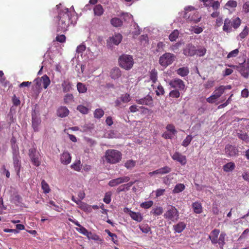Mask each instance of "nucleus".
Masks as SVG:
<instances>
[{
	"label": "nucleus",
	"instance_id": "obj_4",
	"mask_svg": "<svg viewBox=\"0 0 249 249\" xmlns=\"http://www.w3.org/2000/svg\"><path fill=\"white\" fill-rule=\"evenodd\" d=\"M118 61L120 66L126 70L131 69L134 64L132 56L128 54L121 55L119 58Z\"/></svg>",
	"mask_w": 249,
	"mask_h": 249
},
{
	"label": "nucleus",
	"instance_id": "obj_52",
	"mask_svg": "<svg viewBox=\"0 0 249 249\" xmlns=\"http://www.w3.org/2000/svg\"><path fill=\"white\" fill-rule=\"evenodd\" d=\"M193 139V137L191 135H188L183 140L182 145L184 147H187Z\"/></svg>",
	"mask_w": 249,
	"mask_h": 249
},
{
	"label": "nucleus",
	"instance_id": "obj_43",
	"mask_svg": "<svg viewBox=\"0 0 249 249\" xmlns=\"http://www.w3.org/2000/svg\"><path fill=\"white\" fill-rule=\"evenodd\" d=\"M153 205V201L152 200H149L142 203L140 204V207L142 208L147 209L150 208Z\"/></svg>",
	"mask_w": 249,
	"mask_h": 249
},
{
	"label": "nucleus",
	"instance_id": "obj_9",
	"mask_svg": "<svg viewBox=\"0 0 249 249\" xmlns=\"http://www.w3.org/2000/svg\"><path fill=\"white\" fill-rule=\"evenodd\" d=\"M169 85L171 88L178 89L179 90H185V85L184 82L179 78H175L170 80Z\"/></svg>",
	"mask_w": 249,
	"mask_h": 249
},
{
	"label": "nucleus",
	"instance_id": "obj_57",
	"mask_svg": "<svg viewBox=\"0 0 249 249\" xmlns=\"http://www.w3.org/2000/svg\"><path fill=\"white\" fill-rule=\"evenodd\" d=\"M166 128L168 131L171 132L173 134H175L177 132L175 127L172 124H168Z\"/></svg>",
	"mask_w": 249,
	"mask_h": 249
},
{
	"label": "nucleus",
	"instance_id": "obj_44",
	"mask_svg": "<svg viewBox=\"0 0 249 249\" xmlns=\"http://www.w3.org/2000/svg\"><path fill=\"white\" fill-rule=\"evenodd\" d=\"M136 165V161L133 160H127L124 163V166L127 169H131L133 168Z\"/></svg>",
	"mask_w": 249,
	"mask_h": 249
},
{
	"label": "nucleus",
	"instance_id": "obj_26",
	"mask_svg": "<svg viewBox=\"0 0 249 249\" xmlns=\"http://www.w3.org/2000/svg\"><path fill=\"white\" fill-rule=\"evenodd\" d=\"M192 208L196 213L199 214L202 212L201 204L198 201H196L192 204Z\"/></svg>",
	"mask_w": 249,
	"mask_h": 249
},
{
	"label": "nucleus",
	"instance_id": "obj_55",
	"mask_svg": "<svg viewBox=\"0 0 249 249\" xmlns=\"http://www.w3.org/2000/svg\"><path fill=\"white\" fill-rule=\"evenodd\" d=\"M157 95H162L164 93V90L163 87L160 85H159L157 87V90L156 91Z\"/></svg>",
	"mask_w": 249,
	"mask_h": 249
},
{
	"label": "nucleus",
	"instance_id": "obj_13",
	"mask_svg": "<svg viewBox=\"0 0 249 249\" xmlns=\"http://www.w3.org/2000/svg\"><path fill=\"white\" fill-rule=\"evenodd\" d=\"M122 40V36L120 34H115L114 36L109 37L107 40V45L109 46H111L112 44L118 45L121 42Z\"/></svg>",
	"mask_w": 249,
	"mask_h": 249
},
{
	"label": "nucleus",
	"instance_id": "obj_17",
	"mask_svg": "<svg viewBox=\"0 0 249 249\" xmlns=\"http://www.w3.org/2000/svg\"><path fill=\"white\" fill-rule=\"evenodd\" d=\"M189 20L194 21L195 23H197L200 21L201 17L199 15L198 12L197 11L191 12L188 15V13H186L185 14V17L187 18Z\"/></svg>",
	"mask_w": 249,
	"mask_h": 249
},
{
	"label": "nucleus",
	"instance_id": "obj_41",
	"mask_svg": "<svg viewBox=\"0 0 249 249\" xmlns=\"http://www.w3.org/2000/svg\"><path fill=\"white\" fill-rule=\"evenodd\" d=\"M74 101L73 96L72 94H67L64 97V102L65 104H68Z\"/></svg>",
	"mask_w": 249,
	"mask_h": 249
},
{
	"label": "nucleus",
	"instance_id": "obj_18",
	"mask_svg": "<svg viewBox=\"0 0 249 249\" xmlns=\"http://www.w3.org/2000/svg\"><path fill=\"white\" fill-rule=\"evenodd\" d=\"M225 152L229 156L232 157L238 154V150L235 146L228 144L225 147Z\"/></svg>",
	"mask_w": 249,
	"mask_h": 249
},
{
	"label": "nucleus",
	"instance_id": "obj_15",
	"mask_svg": "<svg viewBox=\"0 0 249 249\" xmlns=\"http://www.w3.org/2000/svg\"><path fill=\"white\" fill-rule=\"evenodd\" d=\"M183 53L186 56H194L196 53V47L192 44H188L184 49Z\"/></svg>",
	"mask_w": 249,
	"mask_h": 249
},
{
	"label": "nucleus",
	"instance_id": "obj_11",
	"mask_svg": "<svg viewBox=\"0 0 249 249\" xmlns=\"http://www.w3.org/2000/svg\"><path fill=\"white\" fill-rule=\"evenodd\" d=\"M171 157L174 160L178 162L181 165H185L187 163L186 156L179 152H175L171 155Z\"/></svg>",
	"mask_w": 249,
	"mask_h": 249
},
{
	"label": "nucleus",
	"instance_id": "obj_60",
	"mask_svg": "<svg viewBox=\"0 0 249 249\" xmlns=\"http://www.w3.org/2000/svg\"><path fill=\"white\" fill-rule=\"evenodd\" d=\"M237 3L235 0H229L226 4V6L231 7L235 8L237 6Z\"/></svg>",
	"mask_w": 249,
	"mask_h": 249
},
{
	"label": "nucleus",
	"instance_id": "obj_14",
	"mask_svg": "<svg viewBox=\"0 0 249 249\" xmlns=\"http://www.w3.org/2000/svg\"><path fill=\"white\" fill-rule=\"evenodd\" d=\"M20 156L19 154H14L13 156V164L17 176L19 177V173L21 167V162L19 160Z\"/></svg>",
	"mask_w": 249,
	"mask_h": 249
},
{
	"label": "nucleus",
	"instance_id": "obj_34",
	"mask_svg": "<svg viewBox=\"0 0 249 249\" xmlns=\"http://www.w3.org/2000/svg\"><path fill=\"white\" fill-rule=\"evenodd\" d=\"M95 15L101 16L104 13V9L101 4L96 5L93 9Z\"/></svg>",
	"mask_w": 249,
	"mask_h": 249
},
{
	"label": "nucleus",
	"instance_id": "obj_30",
	"mask_svg": "<svg viewBox=\"0 0 249 249\" xmlns=\"http://www.w3.org/2000/svg\"><path fill=\"white\" fill-rule=\"evenodd\" d=\"M40 122V119L36 117L35 115H32V126L35 131H38V127Z\"/></svg>",
	"mask_w": 249,
	"mask_h": 249
},
{
	"label": "nucleus",
	"instance_id": "obj_58",
	"mask_svg": "<svg viewBox=\"0 0 249 249\" xmlns=\"http://www.w3.org/2000/svg\"><path fill=\"white\" fill-rule=\"evenodd\" d=\"M117 178L118 179L119 184L124 182H127L130 180V178L127 176H124Z\"/></svg>",
	"mask_w": 249,
	"mask_h": 249
},
{
	"label": "nucleus",
	"instance_id": "obj_49",
	"mask_svg": "<svg viewBox=\"0 0 249 249\" xmlns=\"http://www.w3.org/2000/svg\"><path fill=\"white\" fill-rule=\"evenodd\" d=\"M77 110L83 114H88L89 112V109L85 106L81 105H78L77 107Z\"/></svg>",
	"mask_w": 249,
	"mask_h": 249
},
{
	"label": "nucleus",
	"instance_id": "obj_16",
	"mask_svg": "<svg viewBox=\"0 0 249 249\" xmlns=\"http://www.w3.org/2000/svg\"><path fill=\"white\" fill-rule=\"evenodd\" d=\"M136 103L140 105L152 106L153 101L152 97L149 95H147L143 98L136 100Z\"/></svg>",
	"mask_w": 249,
	"mask_h": 249
},
{
	"label": "nucleus",
	"instance_id": "obj_31",
	"mask_svg": "<svg viewBox=\"0 0 249 249\" xmlns=\"http://www.w3.org/2000/svg\"><path fill=\"white\" fill-rule=\"evenodd\" d=\"M62 87L64 92H69L71 89V83L68 80H64L62 84Z\"/></svg>",
	"mask_w": 249,
	"mask_h": 249
},
{
	"label": "nucleus",
	"instance_id": "obj_35",
	"mask_svg": "<svg viewBox=\"0 0 249 249\" xmlns=\"http://www.w3.org/2000/svg\"><path fill=\"white\" fill-rule=\"evenodd\" d=\"M110 23L112 26L115 27L121 26L123 24L122 20L118 18H112L110 20Z\"/></svg>",
	"mask_w": 249,
	"mask_h": 249
},
{
	"label": "nucleus",
	"instance_id": "obj_5",
	"mask_svg": "<svg viewBox=\"0 0 249 249\" xmlns=\"http://www.w3.org/2000/svg\"><path fill=\"white\" fill-rule=\"evenodd\" d=\"M35 88L36 90L39 92L41 89V84L43 87L46 89L50 85L51 81L49 77L46 74L42 76L41 78H37L35 79Z\"/></svg>",
	"mask_w": 249,
	"mask_h": 249
},
{
	"label": "nucleus",
	"instance_id": "obj_12",
	"mask_svg": "<svg viewBox=\"0 0 249 249\" xmlns=\"http://www.w3.org/2000/svg\"><path fill=\"white\" fill-rule=\"evenodd\" d=\"M130 101V95L128 93H125L117 98L115 101V106L117 107H122V103H127Z\"/></svg>",
	"mask_w": 249,
	"mask_h": 249
},
{
	"label": "nucleus",
	"instance_id": "obj_51",
	"mask_svg": "<svg viewBox=\"0 0 249 249\" xmlns=\"http://www.w3.org/2000/svg\"><path fill=\"white\" fill-rule=\"evenodd\" d=\"M249 34V29L247 26H246L243 29V30L241 32V33L239 34V37H240V40H242L245 38Z\"/></svg>",
	"mask_w": 249,
	"mask_h": 249
},
{
	"label": "nucleus",
	"instance_id": "obj_47",
	"mask_svg": "<svg viewBox=\"0 0 249 249\" xmlns=\"http://www.w3.org/2000/svg\"><path fill=\"white\" fill-rule=\"evenodd\" d=\"M89 239H92L95 241L100 240V237L95 233H93L90 231H89L88 234L86 236Z\"/></svg>",
	"mask_w": 249,
	"mask_h": 249
},
{
	"label": "nucleus",
	"instance_id": "obj_48",
	"mask_svg": "<svg viewBox=\"0 0 249 249\" xmlns=\"http://www.w3.org/2000/svg\"><path fill=\"white\" fill-rule=\"evenodd\" d=\"M179 90L175 89L172 90H171L169 93V96L171 97L174 98H178L180 96V92L179 91Z\"/></svg>",
	"mask_w": 249,
	"mask_h": 249
},
{
	"label": "nucleus",
	"instance_id": "obj_42",
	"mask_svg": "<svg viewBox=\"0 0 249 249\" xmlns=\"http://www.w3.org/2000/svg\"><path fill=\"white\" fill-rule=\"evenodd\" d=\"M41 188L45 194L49 193L50 191L49 185L44 180H42L41 181Z\"/></svg>",
	"mask_w": 249,
	"mask_h": 249
},
{
	"label": "nucleus",
	"instance_id": "obj_23",
	"mask_svg": "<svg viewBox=\"0 0 249 249\" xmlns=\"http://www.w3.org/2000/svg\"><path fill=\"white\" fill-rule=\"evenodd\" d=\"M232 22L229 18L225 19L224 21L223 30L227 33H230L231 31V27H232Z\"/></svg>",
	"mask_w": 249,
	"mask_h": 249
},
{
	"label": "nucleus",
	"instance_id": "obj_53",
	"mask_svg": "<svg viewBox=\"0 0 249 249\" xmlns=\"http://www.w3.org/2000/svg\"><path fill=\"white\" fill-rule=\"evenodd\" d=\"M232 27L234 29H237L238 28L241 24V20L238 17L234 18L232 20Z\"/></svg>",
	"mask_w": 249,
	"mask_h": 249
},
{
	"label": "nucleus",
	"instance_id": "obj_50",
	"mask_svg": "<svg viewBox=\"0 0 249 249\" xmlns=\"http://www.w3.org/2000/svg\"><path fill=\"white\" fill-rule=\"evenodd\" d=\"M179 35V33L177 30H174L173 32L171 33V34L169 35V39L171 41H174L176 40V39L178 37Z\"/></svg>",
	"mask_w": 249,
	"mask_h": 249
},
{
	"label": "nucleus",
	"instance_id": "obj_3",
	"mask_svg": "<svg viewBox=\"0 0 249 249\" xmlns=\"http://www.w3.org/2000/svg\"><path fill=\"white\" fill-rule=\"evenodd\" d=\"M163 216L167 221L175 222L179 218V212L175 207L169 205L167 207V211L164 213Z\"/></svg>",
	"mask_w": 249,
	"mask_h": 249
},
{
	"label": "nucleus",
	"instance_id": "obj_8",
	"mask_svg": "<svg viewBox=\"0 0 249 249\" xmlns=\"http://www.w3.org/2000/svg\"><path fill=\"white\" fill-rule=\"evenodd\" d=\"M234 69H236L240 72L242 76L246 78H248L249 75V66L248 64L243 63L240 64L238 66L231 65L230 66Z\"/></svg>",
	"mask_w": 249,
	"mask_h": 249
},
{
	"label": "nucleus",
	"instance_id": "obj_24",
	"mask_svg": "<svg viewBox=\"0 0 249 249\" xmlns=\"http://www.w3.org/2000/svg\"><path fill=\"white\" fill-rule=\"evenodd\" d=\"M186 225L183 222H179L173 226V229L175 232L180 233L186 228Z\"/></svg>",
	"mask_w": 249,
	"mask_h": 249
},
{
	"label": "nucleus",
	"instance_id": "obj_7",
	"mask_svg": "<svg viewBox=\"0 0 249 249\" xmlns=\"http://www.w3.org/2000/svg\"><path fill=\"white\" fill-rule=\"evenodd\" d=\"M224 85H220L215 88L212 95L206 99L208 103L213 104L216 100L219 98L225 92Z\"/></svg>",
	"mask_w": 249,
	"mask_h": 249
},
{
	"label": "nucleus",
	"instance_id": "obj_40",
	"mask_svg": "<svg viewBox=\"0 0 249 249\" xmlns=\"http://www.w3.org/2000/svg\"><path fill=\"white\" fill-rule=\"evenodd\" d=\"M141 231L144 233H147L151 231L150 227L147 224H142L139 225Z\"/></svg>",
	"mask_w": 249,
	"mask_h": 249
},
{
	"label": "nucleus",
	"instance_id": "obj_37",
	"mask_svg": "<svg viewBox=\"0 0 249 249\" xmlns=\"http://www.w3.org/2000/svg\"><path fill=\"white\" fill-rule=\"evenodd\" d=\"M105 114L104 111L101 108H97L95 110L93 115L94 117L96 119H100Z\"/></svg>",
	"mask_w": 249,
	"mask_h": 249
},
{
	"label": "nucleus",
	"instance_id": "obj_63",
	"mask_svg": "<svg viewBox=\"0 0 249 249\" xmlns=\"http://www.w3.org/2000/svg\"><path fill=\"white\" fill-rule=\"evenodd\" d=\"M55 39L57 41L61 43L65 42L66 41V37L64 35L57 36Z\"/></svg>",
	"mask_w": 249,
	"mask_h": 249
},
{
	"label": "nucleus",
	"instance_id": "obj_39",
	"mask_svg": "<svg viewBox=\"0 0 249 249\" xmlns=\"http://www.w3.org/2000/svg\"><path fill=\"white\" fill-rule=\"evenodd\" d=\"M163 212V209L161 207H156L152 209L150 213L154 215H160Z\"/></svg>",
	"mask_w": 249,
	"mask_h": 249
},
{
	"label": "nucleus",
	"instance_id": "obj_1",
	"mask_svg": "<svg viewBox=\"0 0 249 249\" xmlns=\"http://www.w3.org/2000/svg\"><path fill=\"white\" fill-rule=\"evenodd\" d=\"M61 6L60 4L56 5L58 10V15L57 17L58 21L57 31L65 32L68 30L70 23H73L72 18L73 13L67 8L59 9Z\"/></svg>",
	"mask_w": 249,
	"mask_h": 249
},
{
	"label": "nucleus",
	"instance_id": "obj_64",
	"mask_svg": "<svg viewBox=\"0 0 249 249\" xmlns=\"http://www.w3.org/2000/svg\"><path fill=\"white\" fill-rule=\"evenodd\" d=\"M86 50V46L83 44H80L77 47L76 53H82Z\"/></svg>",
	"mask_w": 249,
	"mask_h": 249
},
{
	"label": "nucleus",
	"instance_id": "obj_33",
	"mask_svg": "<svg viewBox=\"0 0 249 249\" xmlns=\"http://www.w3.org/2000/svg\"><path fill=\"white\" fill-rule=\"evenodd\" d=\"M150 79L155 84L158 80V72L155 69H152L150 72Z\"/></svg>",
	"mask_w": 249,
	"mask_h": 249
},
{
	"label": "nucleus",
	"instance_id": "obj_10",
	"mask_svg": "<svg viewBox=\"0 0 249 249\" xmlns=\"http://www.w3.org/2000/svg\"><path fill=\"white\" fill-rule=\"evenodd\" d=\"M29 156L32 163L36 166H39L40 162L39 160L38 153L35 148H31L29 150Z\"/></svg>",
	"mask_w": 249,
	"mask_h": 249
},
{
	"label": "nucleus",
	"instance_id": "obj_27",
	"mask_svg": "<svg viewBox=\"0 0 249 249\" xmlns=\"http://www.w3.org/2000/svg\"><path fill=\"white\" fill-rule=\"evenodd\" d=\"M176 72L178 75L181 77H184L188 75L189 73V70L187 67H182L177 70Z\"/></svg>",
	"mask_w": 249,
	"mask_h": 249
},
{
	"label": "nucleus",
	"instance_id": "obj_28",
	"mask_svg": "<svg viewBox=\"0 0 249 249\" xmlns=\"http://www.w3.org/2000/svg\"><path fill=\"white\" fill-rule=\"evenodd\" d=\"M121 75V71L118 68L112 69L110 72V76L113 79H116Z\"/></svg>",
	"mask_w": 249,
	"mask_h": 249
},
{
	"label": "nucleus",
	"instance_id": "obj_56",
	"mask_svg": "<svg viewBox=\"0 0 249 249\" xmlns=\"http://www.w3.org/2000/svg\"><path fill=\"white\" fill-rule=\"evenodd\" d=\"M238 53H239L238 49H235V50L231 51V52H230L229 53V54L227 55V58H230L231 57H235L238 55Z\"/></svg>",
	"mask_w": 249,
	"mask_h": 249
},
{
	"label": "nucleus",
	"instance_id": "obj_59",
	"mask_svg": "<svg viewBox=\"0 0 249 249\" xmlns=\"http://www.w3.org/2000/svg\"><path fill=\"white\" fill-rule=\"evenodd\" d=\"M77 231L83 235L87 236L88 234L89 231L84 227L82 226L81 228H76Z\"/></svg>",
	"mask_w": 249,
	"mask_h": 249
},
{
	"label": "nucleus",
	"instance_id": "obj_38",
	"mask_svg": "<svg viewBox=\"0 0 249 249\" xmlns=\"http://www.w3.org/2000/svg\"><path fill=\"white\" fill-rule=\"evenodd\" d=\"M77 89L80 93H84L87 91V88L86 85L81 82H78L77 84Z\"/></svg>",
	"mask_w": 249,
	"mask_h": 249
},
{
	"label": "nucleus",
	"instance_id": "obj_22",
	"mask_svg": "<svg viewBox=\"0 0 249 249\" xmlns=\"http://www.w3.org/2000/svg\"><path fill=\"white\" fill-rule=\"evenodd\" d=\"M69 114V110L66 107L61 106L57 110V115L58 116L63 118L67 116Z\"/></svg>",
	"mask_w": 249,
	"mask_h": 249
},
{
	"label": "nucleus",
	"instance_id": "obj_36",
	"mask_svg": "<svg viewBox=\"0 0 249 249\" xmlns=\"http://www.w3.org/2000/svg\"><path fill=\"white\" fill-rule=\"evenodd\" d=\"M185 188V185L182 183H178L174 187L173 190L174 194L179 193L183 191Z\"/></svg>",
	"mask_w": 249,
	"mask_h": 249
},
{
	"label": "nucleus",
	"instance_id": "obj_54",
	"mask_svg": "<svg viewBox=\"0 0 249 249\" xmlns=\"http://www.w3.org/2000/svg\"><path fill=\"white\" fill-rule=\"evenodd\" d=\"M111 195L112 193L111 192H108L106 193L103 200L106 204H109L110 202Z\"/></svg>",
	"mask_w": 249,
	"mask_h": 249
},
{
	"label": "nucleus",
	"instance_id": "obj_6",
	"mask_svg": "<svg viewBox=\"0 0 249 249\" xmlns=\"http://www.w3.org/2000/svg\"><path fill=\"white\" fill-rule=\"evenodd\" d=\"M175 58L174 54L166 53L160 57L159 63L161 66L166 67L174 61Z\"/></svg>",
	"mask_w": 249,
	"mask_h": 249
},
{
	"label": "nucleus",
	"instance_id": "obj_32",
	"mask_svg": "<svg viewBox=\"0 0 249 249\" xmlns=\"http://www.w3.org/2000/svg\"><path fill=\"white\" fill-rule=\"evenodd\" d=\"M235 167V165L234 163L233 162H230L226 163L223 166V169L225 172H229L233 170Z\"/></svg>",
	"mask_w": 249,
	"mask_h": 249
},
{
	"label": "nucleus",
	"instance_id": "obj_20",
	"mask_svg": "<svg viewBox=\"0 0 249 249\" xmlns=\"http://www.w3.org/2000/svg\"><path fill=\"white\" fill-rule=\"evenodd\" d=\"M220 233V230L218 229H214L213 230L209 236L213 244H216L218 242V236Z\"/></svg>",
	"mask_w": 249,
	"mask_h": 249
},
{
	"label": "nucleus",
	"instance_id": "obj_2",
	"mask_svg": "<svg viewBox=\"0 0 249 249\" xmlns=\"http://www.w3.org/2000/svg\"><path fill=\"white\" fill-rule=\"evenodd\" d=\"M105 158L108 163L115 164L121 160L122 153L116 150L108 149L105 153Z\"/></svg>",
	"mask_w": 249,
	"mask_h": 249
},
{
	"label": "nucleus",
	"instance_id": "obj_46",
	"mask_svg": "<svg viewBox=\"0 0 249 249\" xmlns=\"http://www.w3.org/2000/svg\"><path fill=\"white\" fill-rule=\"evenodd\" d=\"M71 168L73 169L74 170L76 171H80L81 169V161L80 160H78L74 163H73L72 164L71 166Z\"/></svg>",
	"mask_w": 249,
	"mask_h": 249
},
{
	"label": "nucleus",
	"instance_id": "obj_19",
	"mask_svg": "<svg viewBox=\"0 0 249 249\" xmlns=\"http://www.w3.org/2000/svg\"><path fill=\"white\" fill-rule=\"evenodd\" d=\"M124 212H128L131 218L138 222H140L143 220V216L140 213L132 211L128 208H126V211Z\"/></svg>",
	"mask_w": 249,
	"mask_h": 249
},
{
	"label": "nucleus",
	"instance_id": "obj_25",
	"mask_svg": "<svg viewBox=\"0 0 249 249\" xmlns=\"http://www.w3.org/2000/svg\"><path fill=\"white\" fill-rule=\"evenodd\" d=\"M237 136L246 143H248L249 142V136L246 132L240 131L237 133Z\"/></svg>",
	"mask_w": 249,
	"mask_h": 249
},
{
	"label": "nucleus",
	"instance_id": "obj_29",
	"mask_svg": "<svg viewBox=\"0 0 249 249\" xmlns=\"http://www.w3.org/2000/svg\"><path fill=\"white\" fill-rule=\"evenodd\" d=\"M226 236V234L224 232H221L219 236L217 243L219 245L220 249H223V247L225 245Z\"/></svg>",
	"mask_w": 249,
	"mask_h": 249
},
{
	"label": "nucleus",
	"instance_id": "obj_61",
	"mask_svg": "<svg viewBox=\"0 0 249 249\" xmlns=\"http://www.w3.org/2000/svg\"><path fill=\"white\" fill-rule=\"evenodd\" d=\"M119 184V183L117 178L111 179L108 182V185L110 187H114Z\"/></svg>",
	"mask_w": 249,
	"mask_h": 249
},
{
	"label": "nucleus",
	"instance_id": "obj_21",
	"mask_svg": "<svg viewBox=\"0 0 249 249\" xmlns=\"http://www.w3.org/2000/svg\"><path fill=\"white\" fill-rule=\"evenodd\" d=\"M71 158L70 153L68 152H63L60 157V160L62 163L67 165L71 161Z\"/></svg>",
	"mask_w": 249,
	"mask_h": 249
},
{
	"label": "nucleus",
	"instance_id": "obj_62",
	"mask_svg": "<svg viewBox=\"0 0 249 249\" xmlns=\"http://www.w3.org/2000/svg\"><path fill=\"white\" fill-rule=\"evenodd\" d=\"M241 96L243 98H248L249 96V89L245 88L241 91Z\"/></svg>",
	"mask_w": 249,
	"mask_h": 249
},
{
	"label": "nucleus",
	"instance_id": "obj_45",
	"mask_svg": "<svg viewBox=\"0 0 249 249\" xmlns=\"http://www.w3.org/2000/svg\"><path fill=\"white\" fill-rule=\"evenodd\" d=\"M207 50L204 47H200L196 49V54L199 56H203L206 53Z\"/></svg>",
	"mask_w": 249,
	"mask_h": 249
}]
</instances>
